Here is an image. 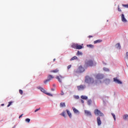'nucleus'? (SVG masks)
<instances>
[{
	"label": "nucleus",
	"instance_id": "f3484780",
	"mask_svg": "<svg viewBox=\"0 0 128 128\" xmlns=\"http://www.w3.org/2000/svg\"><path fill=\"white\" fill-rule=\"evenodd\" d=\"M102 42V40H98L94 41V44H98L100 42Z\"/></svg>",
	"mask_w": 128,
	"mask_h": 128
},
{
	"label": "nucleus",
	"instance_id": "72a5a7b5",
	"mask_svg": "<svg viewBox=\"0 0 128 128\" xmlns=\"http://www.w3.org/2000/svg\"><path fill=\"white\" fill-rule=\"evenodd\" d=\"M112 115L113 116L114 120H116V115L114 113H112Z\"/></svg>",
	"mask_w": 128,
	"mask_h": 128
},
{
	"label": "nucleus",
	"instance_id": "39448f33",
	"mask_svg": "<svg viewBox=\"0 0 128 128\" xmlns=\"http://www.w3.org/2000/svg\"><path fill=\"white\" fill-rule=\"evenodd\" d=\"M104 78V76L102 74H98L96 76V78L97 80H102Z\"/></svg>",
	"mask_w": 128,
	"mask_h": 128
},
{
	"label": "nucleus",
	"instance_id": "2f4dec72",
	"mask_svg": "<svg viewBox=\"0 0 128 128\" xmlns=\"http://www.w3.org/2000/svg\"><path fill=\"white\" fill-rule=\"evenodd\" d=\"M46 94H47V96H52V94L50 93H48L46 92V93H45Z\"/></svg>",
	"mask_w": 128,
	"mask_h": 128
},
{
	"label": "nucleus",
	"instance_id": "dca6fc26",
	"mask_svg": "<svg viewBox=\"0 0 128 128\" xmlns=\"http://www.w3.org/2000/svg\"><path fill=\"white\" fill-rule=\"evenodd\" d=\"M66 112L69 116V118H72V113L70 112V110H66Z\"/></svg>",
	"mask_w": 128,
	"mask_h": 128
},
{
	"label": "nucleus",
	"instance_id": "de8ad7c7",
	"mask_svg": "<svg viewBox=\"0 0 128 128\" xmlns=\"http://www.w3.org/2000/svg\"><path fill=\"white\" fill-rule=\"evenodd\" d=\"M53 60L54 62L56 60V58H54Z\"/></svg>",
	"mask_w": 128,
	"mask_h": 128
},
{
	"label": "nucleus",
	"instance_id": "1a4fd4ad",
	"mask_svg": "<svg viewBox=\"0 0 128 128\" xmlns=\"http://www.w3.org/2000/svg\"><path fill=\"white\" fill-rule=\"evenodd\" d=\"M114 82H116V84H122V82L119 80L117 78H114Z\"/></svg>",
	"mask_w": 128,
	"mask_h": 128
},
{
	"label": "nucleus",
	"instance_id": "c9c22d12",
	"mask_svg": "<svg viewBox=\"0 0 128 128\" xmlns=\"http://www.w3.org/2000/svg\"><path fill=\"white\" fill-rule=\"evenodd\" d=\"M126 60H128V52H126Z\"/></svg>",
	"mask_w": 128,
	"mask_h": 128
},
{
	"label": "nucleus",
	"instance_id": "a18cd8bd",
	"mask_svg": "<svg viewBox=\"0 0 128 128\" xmlns=\"http://www.w3.org/2000/svg\"><path fill=\"white\" fill-rule=\"evenodd\" d=\"M61 96H64V92H61Z\"/></svg>",
	"mask_w": 128,
	"mask_h": 128
},
{
	"label": "nucleus",
	"instance_id": "9d476101",
	"mask_svg": "<svg viewBox=\"0 0 128 128\" xmlns=\"http://www.w3.org/2000/svg\"><path fill=\"white\" fill-rule=\"evenodd\" d=\"M84 72V68H82V66H80L78 68V72Z\"/></svg>",
	"mask_w": 128,
	"mask_h": 128
},
{
	"label": "nucleus",
	"instance_id": "2eb2a0df",
	"mask_svg": "<svg viewBox=\"0 0 128 128\" xmlns=\"http://www.w3.org/2000/svg\"><path fill=\"white\" fill-rule=\"evenodd\" d=\"M104 82L106 84H110V79H106L104 80Z\"/></svg>",
	"mask_w": 128,
	"mask_h": 128
},
{
	"label": "nucleus",
	"instance_id": "aec40b11",
	"mask_svg": "<svg viewBox=\"0 0 128 128\" xmlns=\"http://www.w3.org/2000/svg\"><path fill=\"white\" fill-rule=\"evenodd\" d=\"M39 90H40L42 92H44V94H46V91L44 89L42 88H39Z\"/></svg>",
	"mask_w": 128,
	"mask_h": 128
},
{
	"label": "nucleus",
	"instance_id": "bb28decb",
	"mask_svg": "<svg viewBox=\"0 0 128 128\" xmlns=\"http://www.w3.org/2000/svg\"><path fill=\"white\" fill-rule=\"evenodd\" d=\"M82 53L80 51H78V52L76 54V56H82Z\"/></svg>",
	"mask_w": 128,
	"mask_h": 128
},
{
	"label": "nucleus",
	"instance_id": "a19ab883",
	"mask_svg": "<svg viewBox=\"0 0 128 128\" xmlns=\"http://www.w3.org/2000/svg\"><path fill=\"white\" fill-rule=\"evenodd\" d=\"M118 11L122 12V10H120V6H118Z\"/></svg>",
	"mask_w": 128,
	"mask_h": 128
},
{
	"label": "nucleus",
	"instance_id": "7c9ffc66",
	"mask_svg": "<svg viewBox=\"0 0 128 128\" xmlns=\"http://www.w3.org/2000/svg\"><path fill=\"white\" fill-rule=\"evenodd\" d=\"M48 82H50V80L48 79H47V80H45L44 82V84H48Z\"/></svg>",
	"mask_w": 128,
	"mask_h": 128
},
{
	"label": "nucleus",
	"instance_id": "79ce46f5",
	"mask_svg": "<svg viewBox=\"0 0 128 128\" xmlns=\"http://www.w3.org/2000/svg\"><path fill=\"white\" fill-rule=\"evenodd\" d=\"M23 115H24L23 114H22L21 115H20V116H19V118H22Z\"/></svg>",
	"mask_w": 128,
	"mask_h": 128
},
{
	"label": "nucleus",
	"instance_id": "cd10ccee",
	"mask_svg": "<svg viewBox=\"0 0 128 128\" xmlns=\"http://www.w3.org/2000/svg\"><path fill=\"white\" fill-rule=\"evenodd\" d=\"M103 70L104 72H110V69H108V68H104Z\"/></svg>",
	"mask_w": 128,
	"mask_h": 128
},
{
	"label": "nucleus",
	"instance_id": "4be33fe9",
	"mask_svg": "<svg viewBox=\"0 0 128 128\" xmlns=\"http://www.w3.org/2000/svg\"><path fill=\"white\" fill-rule=\"evenodd\" d=\"M87 46H88V48H94V46L92 44H87Z\"/></svg>",
	"mask_w": 128,
	"mask_h": 128
},
{
	"label": "nucleus",
	"instance_id": "a878e982",
	"mask_svg": "<svg viewBox=\"0 0 128 128\" xmlns=\"http://www.w3.org/2000/svg\"><path fill=\"white\" fill-rule=\"evenodd\" d=\"M78 59V57H76V56H74V57H72L70 60H77Z\"/></svg>",
	"mask_w": 128,
	"mask_h": 128
},
{
	"label": "nucleus",
	"instance_id": "412c9836",
	"mask_svg": "<svg viewBox=\"0 0 128 128\" xmlns=\"http://www.w3.org/2000/svg\"><path fill=\"white\" fill-rule=\"evenodd\" d=\"M66 106V103L64 102H61L60 104V108H65Z\"/></svg>",
	"mask_w": 128,
	"mask_h": 128
},
{
	"label": "nucleus",
	"instance_id": "e433bc0d",
	"mask_svg": "<svg viewBox=\"0 0 128 128\" xmlns=\"http://www.w3.org/2000/svg\"><path fill=\"white\" fill-rule=\"evenodd\" d=\"M122 6H124V8H128V4H122Z\"/></svg>",
	"mask_w": 128,
	"mask_h": 128
},
{
	"label": "nucleus",
	"instance_id": "c03bdc74",
	"mask_svg": "<svg viewBox=\"0 0 128 128\" xmlns=\"http://www.w3.org/2000/svg\"><path fill=\"white\" fill-rule=\"evenodd\" d=\"M92 38V36H88V38Z\"/></svg>",
	"mask_w": 128,
	"mask_h": 128
},
{
	"label": "nucleus",
	"instance_id": "c85d7f7f",
	"mask_svg": "<svg viewBox=\"0 0 128 128\" xmlns=\"http://www.w3.org/2000/svg\"><path fill=\"white\" fill-rule=\"evenodd\" d=\"M25 121L26 122L30 123V119L27 118L26 119Z\"/></svg>",
	"mask_w": 128,
	"mask_h": 128
},
{
	"label": "nucleus",
	"instance_id": "423d86ee",
	"mask_svg": "<svg viewBox=\"0 0 128 128\" xmlns=\"http://www.w3.org/2000/svg\"><path fill=\"white\" fill-rule=\"evenodd\" d=\"M78 90H82L86 88V85L81 84L77 86Z\"/></svg>",
	"mask_w": 128,
	"mask_h": 128
},
{
	"label": "nucleus",
	"instance_id": "58836bf2",
	"mask_svg": "<svg viewBox=\"0 0 128 128\" xmlns=\"http://www.w3.org/2000/svg\"><path fill=\"white\" fill-rule=\"evenodd\" d=\"M88 104H92V101L90 100H88Z\"/></svg>",
	"mask_w": 128,
	"mask_h": 128
},
{
	"label": "nucleus",
	"instance_id": "ddd939ff",
	"mask_svg": "<svg viewBox=\"0 0 128 128\" xmlns=\"http://www.w3.org/2000/svg\"><path fill=\"white\" fill-rule=\"evenodd\" d=\"M60 72V70L58 68L55 69L54 70H52L50 71V72H54V74H56Z\"/></svg>",
	"mask_w": 128,
	"mask_h": 128
},
{
	"label": "nucleus",
	"instance_id": "b1692460",
	"mask_svg": "<svg viewBox=\"0 0 128 128\" xmlns=\"http://www.w3.org/2000/svg\"><path fill=\"white\" fill-rule=\"evenodd\" d=\"M73 108V112L75 114H78V110H76V108Z\"/></svg>",
	"mask_w": 128,
	"mask_h": 128
},
{
	"label": "nucleus",
	"instance_id": "473e14b6",
	"mask_svg": "<svg viewBox=\"0 0 128 128\" xmlns=\"http://www.w3.org/2000/svg\"><path fill=\"white\" fill-rule=\"evenodd\" d=\"M12 102H8V105L7 106L8 108L9 106H12Z\"/></svg>",
	"mask_w": 128,
	"mask_h": 128
},
{
	"label": "nucleus",
	"instance_id": "f257e3e1",
	"mask_svg": "<svg viewBox=\"0 0 128 128\" xmlns=\"http://www.w3.org/2000/svg\"><path fill=\"white\" fill-rule=\"evenodd\" d=\"M85 82H86V84H93V86L96 84V82H95L94 80L89 76H86Z\"/></svg>",
	"mask_w": 128,
	"mask_h": 128
},
{
	"label": "nucleus",
	"instance_id": "37998d69",
	"mask_svg": "<svg viewBox=\"0 0 128 128\" xmlns=\"http://www.w3.org/2000/svg\"><path fill=\"white\" fill-rule=\"evenodd\" d=\"M81 102H82V104H84V100H81Z\"/></svg>",
	"mask_w": 128,
	"mask_h": 128
},
{
	"label": "nucleus",
	"instance_id": "c756f323",
	"mask_svg": "<svg viewBox=\"0 0 128 128\" xmlns=\"http://www.w3.org/2000/svg\"><path fill=\"white\" fill-rule=\"evenodd\" d=\"M74 98L76 100H78L80 98V96H74Z\"/></svg>",
	"mask_w": 128,
	"mask_h": 128
},
{
	"label": "nucleus",
	"instance_id": "5701e85b",
	"mask_svg": "<svg viewBox=\"0 0 128 128\" xmlns=\"http://www.w3.org/2000/svg\"><path fill=\"white\" fill-rule=\"evenodd\" d=\"M80 98H82V100H88V96H82Z\"/></svg>",
	"mask_w": 128,
	"mask_h": 128
},
{
	"label": "nucleus",
	"instance_id": "f03ea898",
	"mask_svg": "<svg viewBox=\"0 0 128 128\" xmlns=\"http://www.w3.org/2000/svg\"><path fill=\"white\" fill-rule=\"evenodd\" d=\"M86 66L88 68V66H94V64H96V63H94L92 60H89L86 62Z\"/></svg>",
	"mask_w": 128,
	"mask_h": 128
},
{
	"label": "nucleus",
	"instance_id": "6ab92c4d",
	"mask_svg": "<svg viewBox=\"0 0 128 128\" xmlns=\"http://www.w3.org/2000/svg\"><path fill=\"white\" fill-rule=\"evenodd\" d=\"M123 118L125 120H128V114H125L123 116Z\"/></svg>",
	"mask_w": 128,
	"mask_h": 128
},
{
	"label": "nucleus",
	"instance_id": "ea45409f",
	"mask_svg": "<svg viewBox=\"0 0 128 128\" xmlns=\"http://www.w3.org/2000/svg\"><path fill=\"white\" fill-rule=\"evenodd\" d=\"M70 68H72V65H69L68 66V70H70Z\"/></svg>",
	"mask_w": 128,
	"mask_h": 128
},
{
	"label": "nucleus",
	"instance_id": "9b49d317",
	"mask_svg": "<svg viewBox=\"0 0 128 128\" xmlns=\"http://www.w3.org/2000/svg\"><path fill=\"white\" fill-rule=\"evenodd\" d=\"M84 112L86 116H92V113L90 112L88 110H85Z\"/></svg>",
	"mask_w": 128,
	"mask_h": 128
},
{
	"label": "nucleus",
	"instance_id": "f704fd0d",
	"mask_svg": "<svg viewBox=\"0 0 128 128\" xmlns=\"http://www.w3.org/2000/svg\"><path fill=\"white\" fill-rule=\"evenodd\" d=\"M19 92H20V94H23L22 90H19Z\"/></svg>",
	"mask_w": 128,
	"mask_h": 128
},
{
	"label": "nucleus",
	"instance_id": "6e6552de",
	"mask_svg": "<svg viewBox=\"0 0 128 128\" xmlns=\"http://www.w3.org/2000/svg\"><path fill=\"white\" fill-rule=\"evenodd\" d=\"M121 18H122V20L123 22H128V20H126V19L124 17V14H122L121 15Z\"/></svg>",
	"mask_w": 128,
	"mask_h": 128
},
{
	"label": "nucleus",
	"instance_id": "8fccbe9b",
	"mask_svg": "<svg viewBox=\"0 0 128 128\" xmlns=\"http://www.w3.org/2000/svg\"><path fill=\"white\" fill-rule=\"evenodd\" d=\"M2 106H4V104H2Z\"/></svg>",
	"mask_w": 128,
	"mask_h": 128
},
{
	"label": "nucleus",
	"instance_id": "393cba45",
	"mask_svg": "<svg viewBox=\"0 0 128 128\" xmlns=\"http://www.w3.org/2000/svg\"><path fill=\"white\" fill-rule=\"evenodd\" d=\"M60 115L62 116H64V118H66V111L62 112Z\"/></svg>",
	"mask_w": 128,
	"mask_h": 128
},
{
	"label": "nucleus",
	"instance_id": "f8f14e48",
	"mask_svg": "<svg viewBox=\"0 0 128 128\" xmlns=\"http://www.w3.org/2000/svg\"><path fill=\"white\" fill-rule=\"evenodd\" d=\"M97 124L98 126L102 124V120H100V118L99 116L97 118Z\"/></svg>",
	"mask_w": 128,
	"mask_h": 128
},
{
	"label": "nucleus",
	"instance_id": "4c0bfd02",
	"mask_svg": "<svg viewBox=\"0 0 128 128\" xmlns=\"http://www.w3.org/2000/svg\"><path fill=\"white\" fill-rule=\"evenodd\" d=\"M40 110V108H38V109H36L35 110H34V112H38V110Z\"/></svg>",
	"mask_w": 128,
	"mask_h": 128
},
{
	"label": "nucleus",
	"instance_id": "20e7f679",
	"mask_svg": "<svg viewBox=\"0 0 128 128\" xmlns=\"http://www.w3.org/2000/svg\"><path fill=\"white\" fill-rule=\"evenodd\" d=\"M72 48H76V50H82V46L78 44H74L72 45Z\"/></svg>",
	"mask_w": 128,
	"mask_h": 128
},
{
	"label": "nucleus",
	"instance_id": "a211bd4d",
	"mask_svg": "<svg viewBox=\"0 0 128 128\" xmlns=\"http://www.w3.org/2000/svg\"><path fill=\"white\" fill-rule=\"evenodd\" d=\"M116 48H118V50H120V43H118L116 44Z\"/></svg>",
	"mask_w": 128,
	"mask_h": 128
},
{
	"label": "nucleus",
	"instance_id": "4468645a",
	"mask_svg": "<svg viewBox=\"0 0 128 128\" xmlns=\"http://www.w3.org/2000/svg\"><path fill=\"white\" fill-rule=\"evenodd\" d=\"M52 78H54V77L51 75V74H49L48 76V80H49V82L50 80H52Z\"/></svg>",
	"mask_w": 128,
	"mask_h": 128
},
{
	"label": "nucleus",
	"instance_id": "49530a36",
	"mask_svg": "<svg viewBox=\"0 0 128 128\" xmlns=\"http://www.w3.org/2000/svg\"><path fill=\"white\" fill-rule=\"evenodd\" d=\"M51 90L54 91V89L52 88V89H51Z\"/></svg>",
	"mask_w": 128,
	"mask_h": 128
},
{
	"label": "nucleus",
	"instance_id": "0eeeda50",
	"mask_svg": "<svg viewBox=\"0 0 128 128\" xmlns=\"http://www.w3.org/2000/svg\"><path fill=\"white\" fill-rule=\"evenodd\" d=\"M56 78L58 80V82L62 84V78H64V77L60 75H59L58 76H56Z\"/></svg>",
	"mask_w": 128,
	"mask_h": 128
},
{
	"label": "nucleus",
	"instance_id": "7ed1b4c3",
	"mask_svg": "<svg viewBox=\"0 0 128 128\" xmlns=\"http://www.w3.org/2000/svg\"><path fill=\"white\" fill-rule=\"evenodd\" d=\"M95 116H104V114L98 109H96L94 110Z\"/></svg>",
	"mask_w": 128,
	"mask_h": 128
},
{
	"label": "nucleus",
	"instance_id": "09e8293b",
	"mask_svg": "<svg viewBox=\"0 0 128 128\" xmlns=\"http://www.w3.org/2000/svg\"><path fill=\"white\" fill-rule=\"evenodd\" d=\"M53 86H56V85L54 84H53Z\"/></svg>",
	"mask_w": 128,
	"mask_h": 128
}]
</instances>
